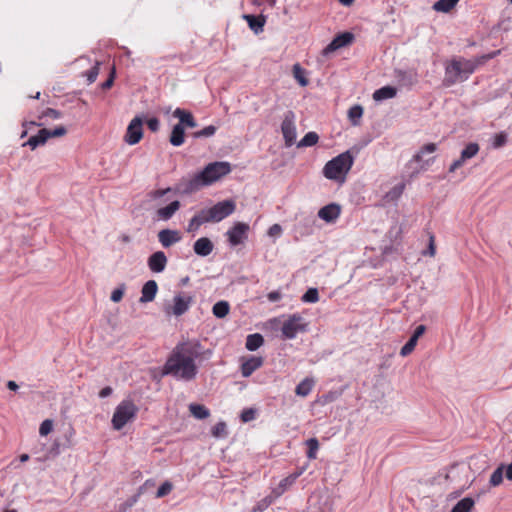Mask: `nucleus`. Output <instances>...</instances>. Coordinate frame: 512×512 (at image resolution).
I'll use <instances>...</instances> for the list:
<instances>
[{"label":"nucleus","instance_id":"f257e3e1","mask_svg":"<svg viewBox=\"0 0 512 512\" xmlns=\"http://www.w3.org/2000/svg\"><path fill=\"white\" fill-rule=\"evenodd\" d=\"M198 345L191 342L178 343L168 356L162 376H172L178 381H193L198 374L196 359L199 357Z\"/></svg>","mask_w":512,"mask_h":512},{"label":"nucleus","instance_id":"f03ea898","mask_svg":"<svg viewBox=\"0 0 512 512\" xmlns=\"http://www.w3.org/2000/svg\"><path fill=\"white\" fill-rule=\"evenodd\" d=\"M499 53L500 51L498 50L475 59H466L463 57L452 59L445 67L444 85L449 87L456 83L466 81L480 65Z\"/></svg>","mask_w":512,"mask_h":512},{"label":"nucleus","instance_id":"7ed1b4c3","mask_svg":"<svg viewBox=\"0 0 512 512\" xmlns=\"http://www.w3.org/2000/svg\"><path fill=\"white\" fill-rule=\"evenodd\" d=\"M231 172V165L225 161L209 163L205 168L194 175L187 183V191H196L203 186H208L218 181Z\"/></svg>","mask_w":512,"mask_h":512},{"label":"nucleus","instance_id":"20e7f679","mask_svg":"<svg viewBox=\"0 0 512 512\" xmlns=\"http://www.w3.org/2000/svg\"><path fill=\"white\" fill-rule=\"evenodd\" d=\"M353 162L350 152H343L325 164L323 174L327 179L343 182Z\"/></svg>","mask_w":512,"mask_h":512},{"label":"nucleus","instance_id":"39448f33","mask_svg":"<svg viewBox=\"0 0 512 512\" xmlns=\"http://www.w3.org/2000/svg\"><path fill=\"white\" fill-rule=\"evenodd\" d=\"M138 407L131 400L121 401L113 414L112 426L115 430H121L128 422L132 421L137 413Z\"/></svg>","mask_w":512,"mask_h":512},{"label":"nucleus","instance_id":"423d86ee","mask_svg":"<svg viewBox=\"0 0 512 512\" xmlns=\"http://www.w3.org/2000/svg\"><path fill=\"white\" fill-rule=\"evenodd\" d=\"M236 205L233 200H224L214 206L202 209L208 222H220L235 211Z\"/></svg>","mask_w":512,"mask_h":512},{"label":"nucleus","instance_id":"0eeeda50","mask_svg":"<svg viewBox=\"0 0 512 512\" xmlns=\"http://www.w3.org/2000/svg\"><path fill=\"white\" fill-rule=\"evenodd\" d=\"M295 121L296 115L292 110H288L284 113L283 120L281 123V132L286 147H291L296 141L297 132Z\"/></svg>","mask_w":512,"mask_h":512},{"label":"nucleus","instance_id":"6e6552de","mask_svg":"<svg viewBox=\"0 0 512 512\" xmlns=\"http://www.w3.org/2000/svg\"><path fill=\"white\" fill-rule=\"evenodd\" d=\"M307 325L299 314H293L283 322L281 331L283 339H294L299 332H305Z\"/></svg>","mask_w":512,"mask_h":512},{"label":"nucleus","instance_id":"1a4fd4ad","mask_svg":"<svg viewBox=\"0 0 512 512\" xmlns=\"http://www.w3.org/2000/svg\"><path fill=\"white\" fill-rule=\"evenodd\" d=\"M249 225L243 222H237L226 232L228 241L232 246L240 245L248 237Z\"/></svg>","mask_w":512,"mask_h":512},{"label":"nucleus","instance_id":"9d476101","mask_svg":"<svg viewBox=\"0 0 512 512\" xmlns=\"http://www.w3.org/2000/svg\"><path fill=\"white\" fill-rule=\"evenodd\" d=\"M354 40V34L351 32H343L338 34L323 50V56H329L342 47L350 45Z\"/></svg>","mask_w":512,"mask_h":512},{"label":"nucleus","instance_id":"9b49d317","mask_svg":"<svg viewBox=\"0 0 512 512\" xmlns=\"http://www.w3.org/2000/svg\"><path fill=\"white\" fill-rule=\"evenodd\" d=\"M142 124L143 121L139 116H136L131 120L125 135V141L129 145H135L141 140L143 136Z\"/></svg>","mask_w":512,"mask_h":512},{"label":"nucleus","instance_id":"f8f14e48","mask_svg":"<svg viewBox=\"0 0 512 512\" xmlns=\"http://www.w3.org/2000/svg\"><path fill=\"white\" fill-rule=\"evenodd\" d=\"M436 150L437 145L435 143H427L413 156L411 161L419 163L420 170H425L434 162L435 157L424 160L423 156L426 154L434 153Z\"/></svg>","mask_w":512,"mask_h":512},{"label":"nucleus","instance_id":"ddd939ff","mask_svg":"<svg viewBox=\"0 0 512 512\" xmlns=\"http://www.w3.org/2000/svg\"><path fill=\"white\" fill-rule=\"evenodd\" d=\"M192 302V298L190 296L183 297L178 294L174 297V305L172 307H166L165 312L167 314H173L175 316H181L186 311H188L190 304Z\"/></svg>","mask_w":512,"mask_h":512},{"label":"nucleus","instance_id":"4468645a","mask_svg":"<svg viewBox=\"0 0 512 512\" xmlns=\"http://www.w3.org/2000/svg\"><path fill=\"white\" fill-rule=\"evenodd\" d=\"M264 363L261 356H249L241 364V374L243 377H250Z\"/></svg>","mask_w":512,"mask_h":512},{"label":"nucleus","instance_id":"2eb2a0df","mask_svg":"<svg viewBox=\"0 0 512 512\" xmlns=\"http://www.w3.org/2000/svg\"><path fill=\"white\" fill-rule=\"evenodd\" d=\"M167 261L165 253L163 251H157L150 255L147 264L152 272L161 273L165 270Z\"/></svg>","mask_w":512,"mask_h":512},{"label":"nucleus","instance_id":"dca6fc26","mask_svg":"<svg viewBox=\"0 0 512 512\" xmlns=\"http://www.w3.org/2000/svg\"><path fill=\"white\" fill-rule=\"evenodd\" d=\"M182 239L181 234L178 230L163 229L158 233V240L164 248L180 242Z\"/></svg>","mask_w":512,"mask_h":512},{"label":"nucleus","instance_id":"f3484780","mask_svg":"<svg viewBox=\"0 0 512 512\" xmlns=\"http://www.w3.org/2000/svg\"><path fill=\"white\" fill-rule=\"evenodd\" d=\"M340 215V206L335 203L328 204L318 211V217L327 223L334 222Z\"/></svg>","mask_w":512,"mask_h":512},{"label":"nucleus","instance_id":"a211bd4d","mask_svg":"<svg viewBox=\"0 0 512 512\" xmlns=\"http://www.w3.org/2000/svg\"><path fill=\"white\" fill-rule=\"evenodd\" d=\"M214 249L213 242L207 237L197 239L193 244L194 253L200 257H206L212 253Z\"/></svg>","mask_w":512,"mask_h":512},{"label":"nucleus","instance_id":"6ab92c4d","mask_svg":"<svg viewBox=\"0 0 512 512\" xmlns=\"http://www.w3.org/2000/svg\"><path fill=\"white\" fill-rule=\"evenodd\" d=\"M48 139L49 129L43 128L40 129L36 135L31 136L26 142H24L22 146H29L31 150H35L37 147L45 145Z\"/></svg>","mask_w":512,"mask_h":512},{"label":"nucleus","instance_id":"aec40b11","mask_svg":"<svg viewBox=\"0 0 512 512\" xmlns=\"http://www.w3.org/2000/svg\"><path fill=\"white\" fill-rule=\"evenodd\" d=\"M173 116L179 119V123H177V125H182L184 128H194L197 126L196 120L189 111H186L181 108H176L173 112Z\"/></svg>","mask_w":512,"mask_h":512},{"label":"nucleus","instance_id":"412c9836","mask_svg":"<svg viewBox=\"0 0 512 512\" xmlns=\"http://www.w3.org/2000/svg\"><path fill=\"white\" fill-rule=\"evenodd\" d=\"M157 291H158V285H157L156 281H154V280L147 281L142 287V291H141L142 295L140 297V302L147 303V302L153 301L156 296Z\"/></svg>","mask_w":512,"mask_h":512},{"label":"nucleus","instance_id":"4be33fe9","mask_svg":"<svg viewBox=\"0 0 512 512\" xmlns=\"http://www.w3.org/2000/svg\"><path fill=\"white\" fill-rule=\"evenodd\" d=\"M247 21L250 29L254 31L256 34L263 31V27L265 25L266 19L263 15L255 16L251 14H247L243 16Z\"/></svg>","mask_w":512,"mask_h":512},{"label":"nucleus","instance_id":"5701e85b","mask_svg":"<svg viewBox=\"0 0 512 512\" xmlns=\"http://www.w3.org/2000/svg\"><path fill=\"white\" fill-rule=\"evenodd\" d=\"M180 208V202L178 200L172 201L167 206L157 210V216L161 220H169Z\"/></svg>","mask_w":512,"mask_h":512},{"label":"nucleus","instance_id":"b1692460","mask_svg":"<svg viewBox=\"0 0 512 512\" xmlns=\"http://www.w3.org/2000/svg\"><path fill=\"white\" fill-rule=\"evenodd\" d=\"M208 223V220L203 212L200 210L197 214H195L189 221L187 226V232L194 233L199 230L201 225Z\"/></svg>","mask_w":512,"mask_h":512},{"label":"nucleus","instance_id":"393cba45","mask_svg":"<svg viewBox=\"0 0 512 512\" xmlns=\"http://www.w3.org/2000/svg\"><path fill=\"white\" fill-rule=\"evenodd\" d=\"M171 145L181 146L185 141V129L182 125H174L169 138Z\"/></svg>","mask_w":512,"mask_h":512},{"label":"nucleus","instance_id":"a878e982","mask_svg":"<svg viewBox=\"0 0 512 512\" xmlns=\"http://www.w3.org/2000/svg\"><path fill=\"white\" fill-rule=\"evenodd\" d=\"M396 94H397V89L395 87L384 86V87H381L380 89H377L373 93V99L375 101H383V100L391 99V98L395 97Z\"/></svg>","mask_w":512,"mask_h":512},{"label":"nucleus","instance_id":"bb28decb","mask_svg":"<svg viewBox=\"0 0 512 512\" xmlns=\"http://www.w3.org/2000/svg\"><path fill=\"white\" fill-rule=\"evenodd\" d=\"M264 344V338L260 333L249 334L246 337L245 347L249 351H256Z\"/></svg>","mask_w":512,"mask_h":512},{"label":"nucleus","instance_id":"cd10ccee","mask_svg":"<svg viewBox=\"0 0 512 512\" xmlns=\"http://www.w3.org/2000/svg\"><path fill=\"white\" fill-rule=\"evenodd\" d=\"M189 411L196 419H206L210 416V411L202 404L192 403L189 405Z\"/></svg>","mask_w":512,"mask_h":512},{"label":"nucleus","instance_id":"c85d7f7f","mask_svg":"<svg viewBox=\"0 0 512 512\" xmlns=\"http://www.w3.org/2000/svg\"><path fill=\"white\" fill-rule=\"evenodd\" d=\"M314 380L312 378L303 379L295 389V393L298 396L306 397L311 392L314 386Z\"/></svg>","mask_w":512,"mask_h":512},{"label":"nucleus","instance_id":"c756f323","mask_svg":"<svg viewBox=\"0 0 512 512\" xmlns=\"http://www.w3.org/2000/svg\"><path fill=\"white\" fill-rule=\"evenodd\" d=\"M459 2V0H438L433 4V9L437 12L448 13Z\"/></svg>","mask_w":512,"mask_h":512},{"label":"nucleus","instance_id":"7c9ffc66","mask_svg":"<svg viewBox=\"0 0 512 512\" xmlns=\"http://www.w3.org/2000/svg\"><path fill=\"white\" fill-rule=\"evenodd\" d=\"M475 501L471 497H465L461 499L456 505L452 508L451 512H470L474 507Z\"/></svg>","mask_w":512,"mask_h":512},{"label":"nucleus","instance_id":"2f4dec72","mask_svg":"<svg viewBox=\"0 0 512 512\" xmlns=\"http://www.w3.org/2000/svg\"><path fill=\"white\" fill-rule=\"evenodd\" d=\"M230 311V306L227 301H219L214 304L212 308V312L217 318H224L228 315Z\"/></svg>","mask_w":512,"mask_h":512},{"label":"nucleus","instance_id":"473e14b6","mask_svg":"<svg viewBox=\"0 0 512 512\" xmlns=\"http://www.w3.org/2000/svg\"><path fill=\"white\" fill-rule=\"evenodd\" d=\"M362 115L363 107L361 105H354L348 110V118L354 126L359 124Z\"/></svg>","mask_w":512,"mask_h":512},{"label":"nucleus","instance_id":"72a5a7b5","mask_svg":"<svg viewBox=\"0 0 512 512\" xmlns=\"http://www.w3.org/2000/svg\"><path fill=\"white\" fill-rule=\"evenodd\" d=\"M293 76L297 80V82L302 86L305 87L308 85L309 81L306 77L305 70L297 63L293 65Z\"/></svg>","mask_w":512,"mask_h":512},{"label":"nucleus","instance_id":"f704fd0d","mask_svg":"<svg viewBox=\"0 0 512 512\" xmlns=\"http://www.w3.org/2000/svg\"><path fill=\"white\" fill-rule=\"evenodd\" d=\"M319 140V136L316 132H308L305 136L299 141L298 147H311L317 144Z\"/></svg>","mask_w":512,"mask_h":512},{"label":"nucleus","instance_id":"c9c22d12","mask_svg":"<svg viewBox=\"0 0 512 512\" xmlns=\"http://www.w3.org/2000/svg\"><path fill=\"white\" fill-rule=\"evenodd\" d=\"M479 152V145L477 143H469L466 147L461 151L462 159H471L477 155Z\"/></svg>","mask_w":512,"mask_h":512},{"label":"nucleus","instance_id":"e433bc0d","mask_svg":"<svg viewBox=\"0 0 512 512\" xmlns=\"http://www.w3.org/2000/svg\"><path fill=\"white\" fill-rule=\"evenodd\" d=\"M306 445L308 447L307 450V457L309 459H316L317 457V451L319 449V442L317 438H310L306 441Z\"/></svg>","mask_w":512,"mask_h":512},{"label":"nucleus","instance_id":"4c0bfd02","mask_svg":"<svg viewBox=\"0 0 512 512\" xmlns=\"http://www.w3.org/2000/svg\"><path fill=\"white\" fill-rule=\"evenodd\" d=\"M503 470H504V465H500L497 469H495L493 471V473L491 474L490 480H489V483L491 486L495 487L502 483Z\"/></svg>","mask_w":512,"mask_h":512},{"label":"nucleus","instance_id":"58836bf2","mask_svg":"<svg viewBox=\"0 0 512 512\" xmlns=\"http://www.w3.org/2000/svg\"><path fill=\"white\" fill-rule=\"evenodd\" d=\"M305 303H315L319 300V292L317 288H309L301 297Z\"/></svg>","mask_w":512,"mask_h":512},{"label":"nucleus","instance_id":"ea45409f","mask_svg":"<svg viewBox=\"0 0 512 512\" xmlns=\"http://www.w3.org/2000/svg\"><path fill=\"white\" fill-rule=\"evenodd\" d=\"M227 426L225 422H218L212 428V435L216 438H224L227 436Z\"/></svg>","mask_w":512,"mask_h":512},{"label":"nucleus","instance_id":"a19ab883","mask_svg":"<svg viewBox=\"0 0 512 512\" xmlns=\"http://www.w3.org/2000/svg\"><path fill=\"white\" fill-rule=\"evenodd\" d=\"M417 340H415L413 337H410V339L406 342V344L401 348L400 355L402 357H406L409 354L413 352L417 345Z\"/></svg>","mask_w":512,"mask_h":512},{"label":"nucleus","instance_id":"79ce46f5","mask_svg":"<svg viewBox=\"0 0 512 512\" xmlns=\"http://www.w3.org/2000/svg\"><path fill=\"white\" fill-rule=\"evenodd\" d=\"M216 130H217V128L214 125H209L199 131H196L193 134V136H194V138L210 137L215 134Z\"/></svg>","mask_w":512,"mask_h":512},{"label":"nucleus","instance_id":"37998d69","mask_svg":"<svg viewBox=\"0 0 512 512\" xmlns=\"http://www.w3.org/2000/svg\"><path fill=\"white\" fill-rule=\"evenodd\" d=\"M295 481V476H292V474L282 479L277 488L278 494L283 493L288 487L293 485Z\"/></svg>","mask_w":512,"mask_h":512},{"label":"nucleus","instance_id":"c03bdc74","mask_svg":"<svg viewBox=\"0 0 512 512\" xmlns=\"http://www.w3.org/2000/svg\"><path fill=\"white\" fill-rule=\"evenodd\" d=\"M272 503V500L270 497H265L262 500H260L252 509L250 512H263L266 510Z\"/></svg>","mask_w":512,"mask_h":512},{"label":"nucleus","instance_id":"a18cd8bd","mask_svg":"<svg viewBox=\"0 0 512 512\" xmlns=\"http://www.w3.org/2000/svg\"><path fill=\"white\" fill-rule=\"evenodd\" d=\"M125 284L122 283L120 284L116 289H114L111 293V301L117 303L119 301H121V299L123 298V295H124V292H125Z\"/></svg>","mask_w":512,"mask_h":512},{"label":"nucleus","instance_id":"49530a36","mask_svg":"<svg viewBox=\"0 0 512 512\" xmlns=\"http://www.w3.org/2000/svg\"><path fill=\"white\" fill-rule=\"evenodd\" d=\"M405 185L403 183H400L396 186H394L388 193L387 197L391 200L399 198L403 191H404Z\"/></svg>","mask_w":512,"mask_h":512},{"label":"nucleus","instance_id":"de8ad7c7","mask_svg":"<svg viewBox=\"0 0 512 512\" xmlns=\"http://www.w3.org/2000/svg\"><path fill=\"white\" fill-rule=\"evenodd\" d=\"M255 417H256V410L253 408L244 409L240 415V418H241L242 422H244V423L254 420Z\"/></svg>","mask_w":512,"mask_h":512},{"label":"nucleus","instance_id":"09e8293b","mask_svg":"<svg viewBox=\"0 0 512 512\" xmlns=\"http://www.w3.org/2000/svg\"><path fill=\"white\" fill-rule=\"evenodd\" d=\"M53 429V421L50 419L44 420L39 428V433L41 436L48 435Z\"/></svg>","mask_w":512,"mask_h":512},{"label":"nucleus","instance_id":"8fccbe9b","mask_svg":"<svg viewBox=\"0 0 512 512\" xmlns=\"http://www.w3.org/2000/svg\"><path fill=\"white\" fill-rule=\"evenodd\" d=\"M172 490V484L168 481H165L157 490L156 496L158 498H162L168 495Z\"/></svg>","mask_w":512,"mask_h":512},{"label":"nucleus","instance_id":"3c124183","mask_svg":"<svg viewBox=\"0 0 512 512\" xmlns=\"http://www.w3.org/2000/svg\"><path fill=\"white\" fill-rule=\"evenodd\" d=\"M507 142V134L505 132H500L495 135L493 146L494 148H500L504 146Z\"/></svg>","mask_w":512,"mask_h":512},{"label":"nucleus","instance_id":"603ef678","mask_svg":"<svg viewBox=\"0 0 512 512\" xmlns=\"http://www.w3.org/2000/svg\"><path fill=\"white\" fill-rule=\"evenodd\" d=\"M98 74H99V63L97 62L96 65L93 66L86 73L88 83L91 84V83L95 82Z\"/></svg>","mask_w":512,"mask_h":512},{"label":"nucleus","instance_id":"864d4df0","mask_svg":"<svg viewBox=\"0 0 512 512\" xmlns=\"http://www.w3.org/2000/svg\"><path fill=\"white\" fill-rule=\"evenodd\" d=\"M42 116L49 117L51 119H59L62 116V113L53 108H47L43 111Z\"/></svg>","mask_w":512,"mask_h":512},{"label":"nucleus","instance_id":"5fc2aeb1","mask_svg":"<svg viewBox=\"0 0 512 512\" xmlns=\"http://www.w3.org/2000/svg\"><path fill=\"white\" fill-rule=\"evenodd\" d=\"M435 253H436V248H435L434 236L432 234H430L428 249L426 251H424L423 254L433 257L435 255Z\"/></svg>","mask_w":512,"mask_h":512},{"label":"nucleus","instance_id":"6e6d98bb","mask_svg":"<svg viewBox=\"0 0 512 512\" xmlns=\"http://www.w3.org/2000/svg\"><path fill=\"white\" fill-rule=\"evenodd\" d=\"M67 133V129L64 126H58L53 130H49V139L53 137H62Z\"/></svg>","mask_w":512,"mask_h":512},{"label":"nucleus","instance_id":"4d7b16f0","mask_svg":"<svg viewBox=\"0 0 512 512\" xmlns=\"http://www.w3.org/2000/svg\"><path fill=\"white\" fill-rule=\"evenodd\" d=\"M147 126L152 132H157L160 127V122L156 117L147 120Z\"/></svg>","mask_w":512,"mask_h":512},{"label":"nucleus","instance_id":"13d9d810","mask_svg":"<svg viewBox=\"0 0 512 512\" xmlns=\"http://www.w3.org/2000/svg\"><path fill=\"white\" fill-rule=\"evenodd\" d=\"M281 233L282 227L279 224H273L268 230V235L271 237H279Z\"/></svg>","mask_w":512,"mask_h":512},{"label":"nucleus","instance_id":"bf43d9fd","mask_svg":"<svg viewBox=\"0 0 512 512\" xmlns=\"http://www.w3.org/2000/svg\"><path fill=\"white\" fill-rule=\"evenodd\" d=\"M467 161V159H462V155H460V158L455 160L449 167V172L450 173H453L455 172L458 168H460L461 166H463V164Z\"/></svg>","mask_w":512,"mask_h":512},{"label":"nucleus","instance_id":"052dcab7","mask_svg":"<svg viewBox=\"0 0 512 512\" xmlns=\"http://www.w3.org/2000/svg\"><path fill=\"white\" fill-rule=\"evenodd\" d=\"M467 161V159H462V155H460V158L455 160L449 167V172L450 173H453L455 172L458 168H460L461 166H463V164Z\"/></svg>","mask_w":512,"mask_h":512},{"label":"nucleus","instance_id":"680f3d73","mask_svg":"<svg viewBox=\"0 0 512 512\" xmlns=\"http://www.w3.org/2000/svg\"><path fill=\"white\" fill-rule=\"evenodd\" d=\"M426 331V326L425 325H419L416 327L413 335L411 337H413L415 340L418 341L419 337H421Z\"/></svg>","mask_w":512,"mask_h":512},{"label":"nucleus","instance_id":"e2e57ef3","mask_svg":"<svg viewBox=\"0 0 512 512\" xmlns=\"http://www.w3.org/2000/svg\"><path fill=\"white\" fill-rule=\"evenodd\" d=\"M267 299L270 302H276L281 299V293L279 291H271L268 293Z\"/></svg>","mask_w":512,"mask_h":512},{"label":"nucleus","instance_id":"0e129e2a","mask_svg":"<svg viewBox=\"0 0 512 512\" xmlns=\"http://www.w3.org/2000/svg\"><path fill=\"white\" fill-rule=\"evenodd\" d=\"M113 82H114V74L112 73L108 79L106 81H104L102 84H101V87L103 90H106V89H109L112 87L113 85Z\"/></svg>","mask_w":512,"mask_h":512},{"label":"nucleus","instance_id":"69168bd1","mask_svg":"<svg viewBox=\"0 0 512 512\" xmlns=\"http://www.w3.org/2000/svg\"><path fill=\"white\" fill-rule=\"evenodd\" d=\"M112 392H113V389L110 386H106L100 390L99 397L106 398V397L110 396L112 394Z\"/></svg>","mask_w":512,"mask_h":512},{"label":"nucleus","instance_id":"338daca9","mask_svg":"<svg viewBox=\"0 0 512 512\" xmlns=\"http://www.w3.org/2000/svg\"><path fill=\"white\" fill-rule=\"evenodd\" d=\"M133 503H134V501H132V502L127 501V502L120 504L117 512H126L130 507H132Z\"/></svg>","mask_w":512,"mask_h":512},{"label":"nucleus","instance_id":"774afa93","mask_svg":"<svg viewBox=\"0 0 512 512\" xmlns=\"http://www.w3.org/2000/svg\"><path fill=\"white\" fill-rule=\"evenodd\" d=\"M506 477L508 480H512V463H510L506 468Z\"/></svg>","mask_w":512,"mask_h":512}]
</instances>
